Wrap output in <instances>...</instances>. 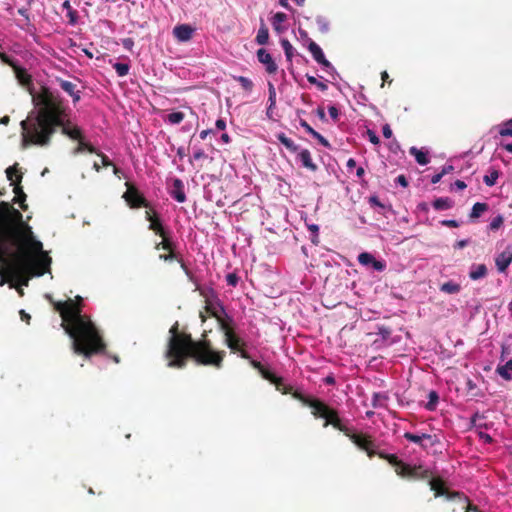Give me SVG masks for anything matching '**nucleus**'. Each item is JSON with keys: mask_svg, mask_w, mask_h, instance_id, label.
I'll return each instance as SVG.
<instances>
[{"mask_svg": "<svg viewBox=\"0 0 512 512\" xmlns=\"http://www.w3.org/2000/svg\"><path fill=\"white\" fill-rule=\"evenodd\" d=\"M51 257L43 250L22 213L10 203L0 202V286L7 278L28 286L33 276L49 271Z\"/></svg>", "mask_w": 512, "mask_h": 512, "instance_id": "obj_1", "label": "nucleus"}, {"mask_svg": "<svg viewBox=\"0 0 512 512\" xmlns=\"http://www.w3.org/2000/svg\"><path fill=\"white\" fill-rule=\"evenodd\" d=\"M33 104L34 109L20 123L23 147L49 146L58 129L71 140L83 138L81 128L71 122L70 109L58 93L42 87L33 95Z\"/></svg>", "mask_w": 512, "mask_h": 512, "instance_id": "obj_2", "label": "nucleus"}, {"mask_svg": "<svg viewBox=\"0 0 512 512\" xmlns=\"http://www.w3.org/2000/svg\"><path fill=\"white\" fill-rule=\"evenodd\" d=\"M82 302V297L76 296L75 300L53 302V307L61 316V327L72 340L73 352L90 358L103 353L106 344L91 318L82 314Z\"/></svg>", "mask_w": 512, "mask_h": 512, "instance_id": "obj_3", "label": "nucleus"}, {"mask_svg": "<svg viewBox=\"0 0 512 512\" xmlns=\"http://www.w3.org/2000/svg\"><path fill=\"white\" fill-rule=\"evenodd\" d=\"M169 334L165 351L168 367L183 369L186 367L188 359H192L198 365L217 369L223 366L226 352L213 347L212 342L207 338L206 331L203 332L200 339L194 340L190 333L179 330V323L176 321L170 327Z\"/></svg>", "mask_w": 512, "mask_h": 512, "instance_id": "obj_4", "label": "nucleus"}, {"mask_svg": "<svg viewBox=\"0 0 512 512\" xmlns=\"http://www.w3.org/2000/svg\"><path fill=\"white\" fill-rule=\"evenodd\" d=\"M294 397L303 405L311 408V413L315 418H322L325 420L324 427L332 425L335 429L344 433L359 449L364 450L369 458L378 456L379 452L375 451V444L370 435L363 433H355L346 425H344L338 415V412L328 406L323 401L306 396L303 393H295Z\"/></svg>", "mask_w": 512, "mask_h": 512, "instance_id": "obj_5", "label": "nucleus"}, {"mask_svg": "<svg viewBox=\"0 0 512 512\" xmlns=\"http://www.w3.org/2000/svg\"><path fill=\"white\" fill-rule=\"evenodd\" d=\"M378 457L386 460L395 469L398 476L409 480H427L435 497L445 496L447 499L462 498L460 492L449 491L445 482L440 477H431L432 472L423 465H410L400 460L395 454H388L383 451L378 453Z\"/></svg>", "mask_w": 512, "mask_h": 512, "instance_id": "obj_6", "label": "nucleus"}, {"mask_svg": "<svg viewBox=\"0 0 512 512\" xmlns=\"http://www.w3.org/2000/svg\"><path fill=\"white\" fill-rule=\"evenodd\" d=\"M221 331L224 333L226 345L232 352H239L243 359H250V355L244 350V346L246 344L238 335H236L232 327V323H221Z\"/></svg>", "mask_w": 512, "mask_h": 512, "instance_id": "obj_7", "label": "nucleus"}, {"mask_svg": "<svg viewBox=\"0 0 512 512\" xmlns=\"http://www.w3.org/2000/svg\"><path fill=\"white\" fill-rule=\"evenodd\" d=\"M126 191L123 194L124 200L132 209H138L141 207L147 210L151 207L150 202L144 197L139 189L133 184L126 182Z\"/></svg>", "mask_w": 512, "mask_h": 512, "instance_id": "obj_8", "label": "nucleus"}, {"mask_svg": "<svg viewBox=\"0 0 512 512\" xmlns=\"http://www.w3.org/2000/svg\"><path fill=\"white\" fill-rule=\"evenodd\" d=\"M145 218L147 221L150 222L149 224V230H152L153 232H155L157 235L159 236H163V234L165 232H167L163 225H162V222L159 218V216L157 215V213L153 210L152 207H150L148 210L145 211Z\"/></svg>", "mask_w": 512, "mask_h": 512, "instance_id": "obj_9", "label": "nucleus"}, {"mask_svg": "<svg viewBox=\"0 0 512 512\" xmlns=\"http://www.w3.org/2000/svg\"><path fill=\"white\" fill-rule=\"evenodd\" d=\"M358 262L363 266H372L376 271L382 272L386 268V263L382 260H377L371 253L363 252L358 255Z\"/></svg>", "mask_w": 512, "mask_h": 512, "instance_id": "obj_10", "label": "nucleus"}, {"mask_svg": "<svg viewBox=\"0 0 512 512\" xmlns=\"http://www.w3.org/2000/svg\"><path fill=\"white\" fill-rule=\"evenodd\" d=\"M205 310L211 317H214L217 320V323L219 325V328L221 329V323L222 324H229L233 323V320L226 316L225 318L222 316V314H225V310L223 306H219V309L212 306V304L208 301H206Z\"/></svg>", "mask_w": 512, "mask_h": 512, "instance_id": "obj_11", "label": "nucleus"}, {"mask_svg": "<svg viewBox=\"0 0 512 512\" xmlns=\"http://www.w3.org/2000/svg\"><path fill=\"white\" fill-rule=\"evenodd\" d=\"M512 262V245H508L504 251L497 255L495 264L499 272H505Z\"/></svg>", "mask_w": 512, "mask_h": 512, "instance_id": "obj_12", "label": "nucleus"}, {"mask_svg": "<svg viewBox=\"0 0 512 512\" xmlns=\"http://www.w3.org/2000/svg\"><path fill=\"white\" fill-rule=\"evenodd\" d=\"M169 194L172 198H174L179 203H183L186 201L184 184L181 179H179V178L172 179V185L170 187Z\"/></svg>", "mask_w": 512, "mask_h": 512, "instance_id": "obj_13", "label": "nucleus"}, {"mask_svg": "<svg viewBox=\"0 0 512 512\" xmlns=\"http://www.w3.org/2000/svg\"><path fill=\"white\" fill-rule=\"evenodd\" d=\"M308 50L312 54L314 60L325 68H332L331 63L325 58L321 47L314 41H310Z\"/></svg>", "mask_w": 512, "mask_h": 512, "instance_id": "obj_14", "label": "nucleus"}, {"mask_svg": "<svg viewBox=\"0 0 512 512\" xmlns=\"http://www.w3.org/2000/svg\"><path fill=\"white\" fill-rule=\"evenodd\" d=\"M5 63L9 64L11 67H13L16 78L22 85H28L31 82V76L28 74L26 69L17 66L13 61L9 59L7 56V59L1 58Z\"/></svg>", "mask_w": 512, "mask_h": 512, "instance_id": "obj_15", "label": "nucleus"}, {"mask_svg": "<svg viewBox=\"0 0 512 512\" xmlns=\"http://www.w3.org/2000/svg\"><path fill=\"white\" fill-rule=\"evenodd\" d=\"M257 58L259 62L266 65V71L269 74H273L277 71V65L274 62L270 53H268L265 49H259L257 51Z\"/></svg>", "mask_w": 512, "mask_h": 512, "instance_id": "obj_16", "label": "nucleus"}, {"mask_svg": "<svg viewBox=\"0 0 512 512\" xmlns=\"http://www.w3.org/2000/svg\"><path fill=\"white\" fill-rule=\"evenodd\" d=\"M22 177H23L22 174H19L17 176V182H15L13 184V186H14L13 192L15 194L13 202L14 203H19L21 209L26 210L27 209V205L25 204L26 194L24 193L23 188L20 185V183L22 181Z\"/></svg>", "mask_w": 512, "mask_h": 512, "instance_id": "obj_17", "label": "nucleus"}, {"mask_svg": "<svg viewBox=\"0 0 512 512\" xmlns=\"http://www.w3.org/2000/svg\"><path fill=\"white\" fill-rule=\"evenodd\" d=\"M404 438L410 442L420 445L423 449H428V444L424 443V440H432L433 439V438H431V434L423 433L421 435H416L411 432H405Z\"/></svg>", "mask_w": 512, "mask_h": 512, "instance_id": "obj_18", "label": "nucleus"}, {"mask_svg": "<svg viewBox=\"0 0 512 512\" xmlns=\"http://www.w3.org/2000/svg\"><path fill=\"white\" fill-rule=\"evenodd\" d=\"M173 33L180 41H188L192 37L193 29L186 24L178 25L174 28Z\"/></svg>", "mask_w": 512, "mask_h": 512, "instance_id": "obj_19", "label": "nucleus"}, {"mask_svg": "<svg viewBox=\"0 0 512 512\" xmlns=\"http://www.w3.org/2000/svg\"><path fill=\"white\" fill-rule=\"evenodd\" d=\"M298 157H299L302 165L305 168H307V169H309L311 171H316L317 166H316V164L313 163L312 157H311V154H310L309 150H307V149L302 150L299 153Z\"/></svg>", "mask_w": 512, "mask_h": 512, "instance_id": "obj_20", "label": "nucleus"}, {"mask_svg": "<svg viewBox=\"0 0 512 512\" xmlns=\"http://www.w3.org/2000/svg\"><path fill=\"white\" fill-rule=\"evenodd\" d=\"M162 238V241L159 243H156L155 249L160 250L163 249L165 251L175 250V243L172 241V239L169 236L168 232H165L163 236H160Z\"/></svg>", "mask_w": 512, "mask_h": 512, "instance_id": "obj_21", "label": "nucleus"}, {"mask_svg": "<svg viewBox=\"0 0 512 512\" xmlns=\"http://www.w3.org/2000/svg\"><path fill=\"white\" fill-rule=\"evenodd\" d=\"M487 275V267L485 264H479L472 266L471 271L469 272V277L472 280H478L484 278Z\"/></svg>", "mask_w": 512, "mask_h": 512, "instance_id": "obj_22", "label": "nucleus"}, {"mask_svg": "<svg viewBox=\"0 0 512 512\" xmlns=\"http://www.w3.org/2000/svg\"><path fill=\"white\" fill-rule=\"evenodd\" d=\"M409 153L413 155L420 165H426L429 163L428 153L425 151H422L416 147H411L409 149Z\"/></svg>", "mask_w": 512, "mask_h": 512, "instance_id": "obj_23", "label": "nucleus"}, {"mask_svg": "<svg viewBox=\"0 0 512 512\" xmlns=\"http://www.w3.org/2000/svg\"><path fill=\"white\" fill-rule=\"evenodd\" d=\"M84 151H87L89 153L95 154L98 153V150L90 143L85 141V138L78 140V145L74 149V154L82 153Z\"/></svg>", "mask_w": 512, "mask_h": 512, "instance_id": "obj_24", "label": "nucleus"}, {"mask_svg": "<svg viewBox=\"0 0 512 512\" xmlns=\"http://www.w3.org/2000/svg\"><path fill=\"white\" fill-rule=\"evenodd\" d=\"M276 387V389L280 392H282L283 394H289V393H292V396H294L295 393H300L299 391H294L292 392V387L290 385H287L285 382H284V379L282 377H276V381H273V383ZM294 399H296L295 397H293Z\"/></svg>", "mask_w": 512, "mask_h": 512, "instance_id": "obj_25", "label": "nucleus"}, {"mask_svg": "<svg viewBox=\"0 0 512 512\" xmlns=\"http://www.w3.org/2000/svg\"><path fill=\"white\" fill-rule=\"evenodd\" d=\"M454 202L448 197H440L433 201L432 205L436 210H447L453 207Z\"/></svg>", "mask_w": 512, "mask_h": 512, "instance_id": "obj_26", "label": "nucleus"}, {"mask_svg": "<svg viewBox=\"0 0 512 512\" xmlns=\"http://www.w3.org/2000/svg\"><path fill=\"white\" fill-rule=\"evenodd\" d=\"M278 141L284 145L290 152L295 153L298 150V146L294 143L292 139L287 137L284 133H279L276 135Z\"/></svg>", "mask_w": 512, "mask_h": 512, "instance_id": "obj_27", "label": "nucleus"}, {"mask_svg": "<svg viewBox=\"0 0 512 512\" xmlns=\"http://www.w3.org/2000/svg\"><path fill=\"white\" fill-rule=\"evenodd\" d=\"M497 373L506 381L512 379V360H509L503 366L497 367Z\"/></svg>", "mask_w": 512, "mask_h": 512, "instance_id": "obj_28", "label": "nucleus"}, {"mask_svg": "<svg viewBox=\"0 0 512 512\" xmlns=\"http://www.w3.org/2000/svg\"><path fill=\"white\" fill-rule=\"evenodd\" d=\"M460 290H461L460 284L453 282V281L445 282L440 286V291L447 293V294H457L460 292Z\"/></svg>", "mask_w": 512, "mask_h": 512, "instance_id": "obj_29", "label": "nucleus"}, {"mask_svg": "<svg viewBox=\"0 0 512 512\" xmlns=\"http://www.w3.org/2000/svg\"><path fill=\"white\" fill-rule=\"evenodd\" d=\"M269 39V31L266 25L262 22L261 27L258 30L257 36H256V42L259 45H265L267 44Z\"/></svg>", "mask_w": 512, "mask_h": 512, "instance_id": "obj_30", "label": "nucleus"}, {"mask_svg": "<svg viewBox=\"0 0 512 512\" xmlns=\"http://www.w3.org/2000/svg\"><path fill=\"white\" fill-rule=\"evenodd\" d=\"M62 8L67 11V17L69 18V23L74 25L77 22L78 14L77 11L74 10L69 1H64L62 4Z\"/></svg>", "mask_w": 512, "mask_h": 512, "instance_id": "obj_31", "label": "nucleus"}, {"mask_svg": "<svg viewBox=\"0 0 512 512\" xmlns=\"http://www.w3.org/2000/svg\"><path fill=\"white\" fill-rule=\"evenodd\" d=\"M488 210V204L477 202L473 205L470 213L471 219H476L481 216L482 213Z\"/></svg>", "mask_w": 512, "mask_h": 512, "instance_id": "obj_32", "label": "nucleus"}, {"mask_svg": "<svg viewBox=\"0 0 512 512\" xmlns=\"http://www.w3.org/2000/svg\"><path fill=\"white\" fill-rule=\"evenodd\" d=\"M268 102L269 106L267 108V114L269 115V110H272L276 106V90L272 82H268Z\"/></svg>", "mask_w": 512, "mask_h": 512, "instance_id": "obj_33", "label": "nucleus"}, {"mask_svg": "<svg viewBox=\"0 0 512 512\" xmlns=\"http://www.w3.org/2000/svg\"><path fill=\"white\" fill-rule=\"evenodd\" d=\"M499 175H500V173L498 170L491 169L490 173L483 177V181L487 186L492 187L496 184V181L499 178Z\"/></svg>", "mask_w": 512, "mask_h": 512, "instance_id": "obj_34", "label": "nucleus"}, {"mask_svg": "<svg viewBox=\"0 0 512 512\" xmlns=\"http://www.w3.org/2000/svg\"><path fill=\"white\" fill-rule=\"evenodd\" d=\"M234 80H236L237 82H239V84L241 85V87L246 91V92H251L253 87H254V84L252 82V80H250L249 78L247 77H244V76H234L233 77Z\"/></svg>", "mask_w": 512, "mask_h": 512, "instance_id": "obj_35", "label": "nucleus"}, {"mask_svg": "<svg viewBox=\"0 0 512 512\" xmlns=\"http://www.w3.org/2000/svg\"><path fill=\"white\" fill-rule=\"evenodd\" d=\"M17 167H18V164L15 163L14 165H12L6 169V175H7L8 180L11 182V185H13L15 182H17V176L19 174H22L21 172L18 171Z\"/></svg>", "mask_w": 512, "mask_h": 512, "instance_id": "obj_36", "label": "nucleus"}, {"mask_svg": "<svg viewBox=\"0 0 512 512\" xmlns=\"http://www.w3.org/2000/svg\"><path fill=\"white\" fill-rule=\"evenodd\" d=\"M281 46H282V48L284 50L286 59L289 62H291L292 58H293V55H294V48H293V46L291 45V43L287 39H282L281 40Z\"/></svg>", "mask_w": 512, "mask_h": 512, "instance_id": "obj_37", "label": "nucleus"}, {"mask_svg": "<svg viewBox=\"0 0 512 512\" xmlns=\"http://www.w3.org/2000/svg\"><path fill=\"white\" fill-rule=\"evenodd\" d=\"M287 20V15L283 12H277L272 18V25L276 31H280V24Z\"/></svg>", "mask_w": 512, "mask_h": 512, "instance_id": "obj_38", "label": "nucleus"}, {"mask_svg": "<svg viewBox=\"0 0 512 512\" xmlns=\"http://www.w3.org/2000/svg\"><path fill=\"white\" fill-rule=\"evenodd\" d=\"M58 83L61 89L65 91L68 95L73 94L77 90L76 84L70 81L59 79Z\"/></svg>", "mask_w": 512, "mask_h": 512, "instance_id": "obj_39", "label": "nucleus"}, {"mask_svg": "<svg viewBox=\"0 0 512 512\" xmlns=\"http://www.w3.org/2000/svg\"><path fill=\"white\" fill-rule=\"evenodd\" d=\"M185 118V114L183 112H172L167 115L166 120L170 124H179L181 123Z\"/></svg>", "mask_w": 512, "mask_h": 512, "instance_id": "obj_40", "label": "nucleus"}, {"mask_svg": "<svg viewBox=\"0 0 512 512\" xmlns=\"http://www.w3.org/2000/svg\"><path fill=\"white\" fill-rule=\"evenodd\" d=\"M428 398H429V401L426 404V408L428 410H430V411H433V410H435L436 405H437L438 400H439L438 393L436 391H430L429 395H428Z\"/></svg>", "mask_w": 512, "mask_h": 512, "instance_id": "obj_41", "label": "nucleus"}, {"mask_svg": "<svg viewBox=\"0 0 512 512\" xmlns=\"http://www.w3.org/2000/svg\"><path fill=\"white\" fill-rule=\"evenodd\" d=\"M113 68L119 77H124L128 74L130 67L126 63L117 62L113 65Z\"/></svg>", "mask_w": 512, "mask_h": 512, "instance_id": "obj_42", "label": "nucleus"}, {"mask_svg": "<svg viewBox=\"0 0 512 512\" xmlns=\"http://www.w3.org/2000/svg\"><path fill=\"white\" fill-rule=\"evenodd\" d=\"M181 256L175 250L168 251L167 254H160L159 258L165 262L178 261Z\"/></svg>", "mask_w": 512, "mask_h": 512, "instance_id": "obj_43", "label": "nucleus"}, {"mask_svg": "<svg viewBox=\"0 0 512 512\" xmlns=\"http://www.w3.org/2000/svg\"><path fill=\"white\" fill-rule=\"evenodd\" d=\"M316 23L318 25V29L322 33H326L329 30V22L326 20V18L319 16L316 18Z\"/></svg>", "mask_w": 512, "mask_h": 512, "instance_id": "obj_44", "label": "nucleus"}, {"mask_svg": "<svg viewBox=\"0 0 512 512\" xmlns=\"http://www.w3.org/2000/svg\"><path fill=\"white\" fill-rule=\"evenodd\" d=\"M504 222V218L502 215H498L495 218L492 219V221L489 224V228L492 231L498 230Z\"/></svg>", "mask_w": 512, "mask_h": 512, "instance_id": "obj_45", "label": "nucleus"}, {"mask_svg": "<svg viewBox=\"0 0 512 512\" xmlns=\"http://www.w3.org/2000/svg\"><path fill=\"white\" fill-rule=\"evenodd\" d=\"M308 229L313 233V235L311 237V242L314 245H318L319 244V236H318L319 226L317 224H310V225H308Z\"/></svg>", "mask_w": 512, "mask_h": 512, "instance_id": "obj_46", "label": "nucleus"}, {"mask_svg": "<svg viewBox=\"0 0 512 512\" xmlns=\"http://www.w3.org/2000/svg\"><path fill=\"white\" fill-rule=\"evenodd\" d=\"M260 374L264 379L268 380L271 383H273V381H276L277 376L272 371L265 367H263V369L260 371Z\"/></svg>", "mask_w": 512, "mask_h": 512, "instance_id": "obj_47", "label": "nucleus"}, {"mask_svg": "<svg viewBox=\"0 0 512 512\" xmlns=\"http://www.w3.org/2000/svg\"><path fill=\"white\" fill-rule=\"evenodd\" d=\"M311 136L313 138H315L322 146L324 147H329L330 144L328 142V140L323 137L319 132H317L316 130H314V132L311 134Z\"/></svg>", "mask_w": 512, "mask_h": 512, "instance_id": "obj_48", "label": "nucleus"}, {"mask_svg": "<svg viewBox=\"0 0 512 512\" xmlns=\"http://www.w3.org/2000/svg\"><path fill=\"white\" fill-rule=\"evenodd\" d=\"M226 282L228 285L236 287L239 282V277L236 273H229L226 276Z\"/></svg>", "mask_w": 512, "mask_h": 512, "instance_id": "obj_49", "label": "nucleus"}, {"mask_svg": "<svg viewBox=\"0 0 512 512\" xmlns=\"http://www.w3.org/2000/svg\"><path fill=\"white\" fill-rule=\"evenodd\" d=\"M378 335H380L383 339H387L391 335V329L386 326H378Z\"/></svg>", "mask_w": 512, "mask_h": 512, "instance_id": "obj_50", "label": "nucleus"}, {"mask_svg": "<svg viewBox=\"0 0 512 512\" xmlns=\"http://www.w3.org/2000/svg\"><path fill=\"white\" fill-rule=\"evenodd\" d=\"M95 154L101 158V162L104 167L113 166V162L108 158L107 155H105L104 153H102L100 151H98V153H95Z\"/></svg>", "mask_w": 512, "mask_h": 512, "instance_id": "obj_51", "label": "nucleus"}, {"mask_svg": "<svg viewBox=\"0 0 512 512\" xmlns=\"http://www.w3.org/2000/svg\"><path fill=\"white\" fill-rule=\"evenodd\" d=\"M367 135L369 137V141L375 145L380 143L379 137L372 130H367Z\"/></svg>", "mask_w": 512, "mask_h": 512, "instance_id": "obj_52", "label": "nucleus"}, {"mask_svg": "<svg viewBox=\"0 0 512 512\" xmlns=\"http://www.w3.org/2000/svg\"><path fill=\"white\" fill-rule=\"evenodd\" d=\"M328 112H329L330 117H331L334 121H337V120H338V117H339V110H338L335 106H330V107L328 108Z\"/></svg>", "mask_w": 512, "mask_h": 512, "instance_id": "obj_53", "label": "nucleus"}, {"mask_svg": "<svg viewBox=\"0 0 512 512\" xmlns=\"http://www.w3.org/2000/svg\"><path fill=\"white\" fill-rule=\"evenodd\" d=\"M299 123L300 126L303 127L308 134L311 135L314 132V129L307 123L306 120L300 119Z\"/></svg>", "mask_w": 512, "mask_h": 512, "instance_id": "obj_54", "label": "nucleus"}, {"mask_svg": "<svg viewBox=\"0 0 512 512\" xmlns=\"http://www.w3.org/2000/svg\"><path fill=\"white\" fill-rule=\"evenodd\" d=\"M441 225L452 228L459 227V223L456 220H443L441 221Z\"/></svg>", "mask_w": 512, "mask_h": 512, "instance_id": "obj_55", "label": "nucleus"}, {"mask_svg": "<svg viewBox=\"0 0 512 512\" xmlns=\"http://www.w3.org/2000/svg\"><path fill=\"white\" fill-rule=\"evenodd\" d=\"M462 498H463L464 502L467 503V505L465 506V509H466L465 512H469L470 510H472L473 512H481L478 509V507L471 505L466 497L462 496Z\"/></svg>", "mask_w": 512, "mask_h": 512, "instance_id": "obj_56", "label": "nucleus"}, {"mask_svg": "<svg viewBox=\"0 0 512 512\" xmlns=\"http://www.w3.org/2000/svg\"><path fill=\"white\" fill-rule=\"evenodd\" d=\"M206 157H207V155L205 154V152L202 149H197L194 151V154H193L194 160H200V159H203Z\"/></svg>", "mask_w": 512, "mask_h": 512, "instance_id": "obj_57", "label": "nucleus"}, {"mask_svg": "<svg viewBox=\"0 0 512 512\" xmlns=\"http://www.w3.org/2000/svg\"><path fill=\"white\" fill-rule=\"evenodd\" d=\"M396 183L400 184L402 187H407L408 186V180L407 178L405 177V175L401 174L399 175L396 180H395Z\"/></svg>", "mask_w": 512, "mask_h": 512, "instance_id": "obj_58", "label": "nucleus"}, {"mask_svg": "<svg viewBox=\"0 0 512 512\" xmlns=\"http://www.w3.org/2000/svg\"><path fill=\"white\" fill-rule=\"evenodd\" d=\"M382 133H383V136H384L385 138H390V137H392V130H391L390 125H389V124H385V125H383V127H382Z\"/></svg>", "mask_w": 512, "mask_h": 512, "instance_id": "obj_59", "label": "nucleus"}, {"mask_svg": "<svg viewBox=\"0 0 512 512\" xmlns=\"http://www.w3.org/2000/svg\"><path fill=\"white\" fill-rule=\"evenodd\" d=\"M445 174H446V169H443V170H442V172L437 173V174H435L434 176H432V178H431V182H432L433 184L438 183V182L442 179V177H443Z\"/></svg>", "mask_w": 512, "mask_h": 512, "instance_id": "obj_60", "label": "nucleus"}, {"mask_svg": "<svg viewBox=\"0 0 512 512\" xmlns=\"http://www.w3.org/2000/svg\"><path fill=\"white\" fill-rule=\"evenodd\" d=\"M504 127H502L500 130H499V134L501 136H510L512 137V129L508 128V126L504 125Z\"/></svg>", "mask_w": 512, "mask_h": 512, "instance_id": "obj_61", "label": "nucleus"}, {"mask_svg": "<svg viewBox=\"0 0 512 512\" xmlns=\"http://www.w3.org/2000/svg\"><path fill=\"white\" fill-rule=\"evenodd\" d=\"M431 438H433V439L432 440H424V443L428 444V448L433 447L440 443L439 439L436 435H431Z\"/></svg>", "mask_w": 512, "mask_h": 512, "instance_id": "obj_62", "label": "nucleus"}, {"mask_svg": "<svg viewBox=\"0 0 512 512\" xmlns=\"http://www.w3.org/2000/svg\"><path fill=\"white\" fill-rule=\"evenodd\" d=\"M469 241L468 240H459L457 241L455 244H454V248L455 249H462L464 247H466L468 245Z\"/></svg>", "mask_w": 512, "mask_h": 512, "instance_id": "obj_63", "label": "nucleus"}, {"mask_svg": "<svg viewBox=\"0 0 512 512\" xmlns=\"http://www.w3.org/2000/svg\"><path fill=\"white\" fill-rule=\"evenodd\" d=\"M215 126L219 130H224L226 128V122L224 119L220 118L216 120Z\"/></svg>", "mask_w": 512, "mask_h": 512, "instance_id": "obj_64", "label": "nucleus"}]
</instances>
